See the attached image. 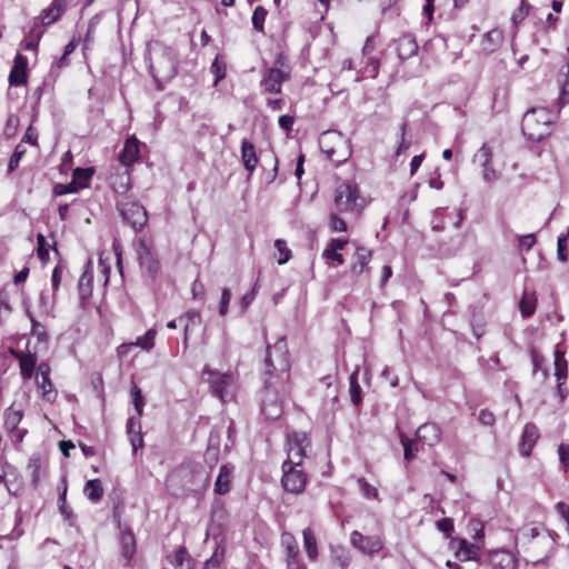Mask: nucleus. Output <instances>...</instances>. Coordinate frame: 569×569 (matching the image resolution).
<instances>
[{
	"mask_svg": "<svg viewBox=\"0 0 569 569\" xmlns=\"http://www.w3.org/2000/svg\"><path fill=\"white\" fill-rule=\"evenodd\" d=\"M149 70L158 83L170 81L178 69L176 51L161 42L149 46Z\"/></svg>",
	"mask_w": 569,
	"mask_h": 569,
	"instance_id": "nucleus-1",
	"label": "nucleus"
},
{
	"mask_svg": "<svg viewBox=\"0 0 569 569\" xmlns=\"http://www.w3.org/2000/svg\"><path fill=\"white\" fill-rule=\"evenodd\" d=\"M552 113L546 108H532L523 118L521 129L525 136L531 141H541L550 134Z\"/></svg>",
	"mask_w": 569,
	"mask_h": 569,
	"instance_id": "nucleus-2",
	"label": "nucleus"
},
{
	"mask_svg": "<svg viewBox=\"0 0 569 569\" xmlns=\"http://www.w3.org/2000/svg\"><path fill=\"white\" fill-rule=\"evenodd\" d=\"M266 368V372L269 376L268 379L280 377L281 380H287L290 369V357L284 338L278 339L273 346L267 348Z\"/></svg>",
	"mask_w": 569,
	"mask_h": 569,
	"instance_id": "nucleus-3",
	"label": "nucleus"
},
{
	"mask_svg": "<svg viewBox=\"0 0 569 569\" xmlns=\"http://www.w3.org/2000/svg\"><path fill=\"white\" fill-rule=\"evenodd\" d=\"M284 382V379H282L280 388H278L271 379L267 380L261 396V412L266 419L276 420L281 417L283 407L280 392L282 395L286 392L287 388Z\"/></svg>",
	"mask_w": 569,
	"mask_h": 569,
	"instance_id": "nucleus-4",
	"label": "nucleus"
},
{
	"mask_svg": "<svg viewBox=\"0 0 569 569\" xmlns=\"http://www.w3.org/2000/svg\"><path fill=\"white\" fill-rule=\"evenodd\" d=\"M335 204L340 212L359 213L365 207L357 186L343 183L335 192Z\"/></svg>",
	"mask_w": 569,
	"mask_h": 569,
	"instance_id": "nucleus-5",
	"label": "nucleus"
},
{
	"mask_svg": "<svg viewBox=\"0 0 569 569\" xmlns=\"http://www.w3.org/2000/svg\"><path fill=\"white\" fill-rule=\"evenodd\" d=\"M289 78L290 69L280 56L276 60V67L268 68L263 72L260 84L264 92L278 94L281 92L282 83Z\"/></svg>",
	"mask_w": 569,
	"mask_h": 569,
	"instance_id": "nucleus-6",
	"label": "nucleus"
},
{
	"mask_svg": "<svg viewBox=\"0 0 569 569\" xmlns=\"http://www.w3.org/2000/svg\"><path fill=\"white\" fill-rule=\"evenodd\" d=\"M557 533H551L535 526H525L519 529L516 536V545L526 548L531 546L536 539L543 545L546 551H552L556 543Z\"/></svg>",
	"mask_w": 569,
	"mask_h": 569,
	"instance_id": "nucleus-7",
	"label": "nucleus"
},
{
	"mask_svg": "<svg viewBox=\"0 0 569 569\" xmlns=\"http://www.w3.org/2000/svg\"><path fill=\"white\" fill-rule=\"evenodd\" d=\"M29 403V395L27 392H22L20 395H17L13 402L10 405V407L4 412V427L10 432H17V438L19 440H22L23 436L26 435V430L22 431L18 429L19 423L22 420L24 410Z\"/></svg>",
	"mask_w": 569,
	"mask_h": 569,
	"instance_id": "nucleus-8",
	"label": "nucleus"
},
{
	"mask_svg": "<svg viewBox=\"0 0 569 569\" xmlns=\"http://www.w3.org/2000/svg\"><path fill=\"white\" fill-rule=\"evenodd\" d=\"M299 465H291V461H284L281 466L282 469V477H281V485L284 491L300 495L305 491L308 477L307 475L300 470L297 469Z\"/></svg>",
	"mask_w": 569,
	"mask_h": 569,
	"instance_id": "nucleus-9",
	"label": "nucleus"
},
{
	"mask_svg": "<svg viewBox=\"0 0 569 569\" xmlns=\"http://www.w3.org/2000/svg\"><path fill=\"white\" fill-rule=\"evenodd\" d=\"M310 447V440L306 432L295 431L287 435V452L288 458L286 461H291V465H301L306 457V450Z\"/></svg>",
	"mask_w": 569,
	"mask_h": 569,
	"instance_id": "nucleus-10",
	"label": "nucleus"
},
{
	"mask_svg": "<svg viewBox=\"0 0 569 569\" xmlns=\"http://www.w3.org/2000/svg\"><path fill=\"white\" fill-rule=\"evenodd\" d=\"M118 209L122 216V219L134 230L142 229L147 223V211L139 202L123 201L118 203Z\"/></svg>",
	"mask_w": 569,
	"mask_h": 569,
	"instance_id": "nucleus-11",
	"label": "nucleus"
},
{
	"mask_svg": "<svg viewBox=\"0 0 569 569\" xmlns=\"http://www.w3.org/2000/svg\"><path fill=\"white\" fill-rule=\"evenodd\" d=\"M50 366L46 362H41L37 367L36 385L41 398L44 401L53 402L57 399L58 392L50 379Z\"/></svg>",
	"mask_w": 569,
	"mask_h": 569,
	"instance_id": "nucleus-12",
	"label": "nucleus"
},
{
	"mask_svg": "<svg viewBox=\"0 0 569 569\" xmlns=\"http://www.w3.org/2000/svg\"><path fill=\"white\" fill-rule=\"evenodd\" d=\"M203 376L208 375V382L212 389V392L219 397L222 401L229 395L228 388L233 383V378L230 373H220L210 369L203 370Z\"/></svg>",
	"mask_w": 569,
	"mask_h": 569,
	"instance_id": "nucleus-13",
	"label": "nucleus"
},
{
	"mask_svg": "<svg viewBox=\"0 0 569 569\" xmlns=\"http://www.w3.org/2000/svg\"><path fill=\"white\" fill-rule=\"evenodd\" d=\"M351 545L367 555H373L380 551L383 547L382 540L377 536H363L361 532L355 530L350 535Z\"/></svg>",
	"mask_w": 569,
	"mask_h": 569,
	"instance_id": "nucleus-14",
	"label": "nucleus"
},
{
	"mask_svg": "<svg viewBox=\"0 0 569 569\" xmlns=\"http://www.w3.org/2000/svg\"><path fill=\"white\" fill-rule=\"evenodd\" d=\"M137 254L141 269L153 278L159 271V261L151 247L146 241H140Z\"/></svg>",
	"mask_w": 569,
	"mask_h": 569,
	"instance_id": "nucleus-15",
	"label": "nucleus"
},
{
	"mask_svg": "<svg viewBox=\"0 0 569 569\" xmlns=\"http://www.w3.org/2000/svg\"><path fill=\"white\" fill-rule=\"evenodd\" d=\"M450 546L455 550V556L461 561L479 559L480 547L476 543H470L463 538H456L451 540Z\"/></svg>",
	"mask_w": 569,
	"mask_h": 569,
	"instance_id": "nucleus-16",
	"label": "nucleus"
},
{
	"mask_svg": "<svg viewBox=\"0 0 569 569\" xmlns=\"http://www.w3.org/2000/svg\"><path fill=\"white\" fill-rule=\"evenodd\" d=\"M492 150L487 143H483L473 156V162L482 168V176L487 181L496 179V171L492 168Z\"/></svg>",
	"mask_w": 569,
	"mask_h": 569,
	"instance_id": "nucleus-17",
	"label": "nucleus"
},
{
	"mask_svg": "<svg viewBox=\"0 0 569 569\" xmlns=\"http://www.w3.org/2000/svg\"><path fill=\"white\" fill-rule=\"evenodd\" d=\"M491 569H517L518 559L515 553L506 549L493 550L489 553Z\"/></svg>",
	"mask_w": 569,
	"mask_h": 569,
	"instance_id": "nucleus-18",
	"label": "nucleus"
},
{
	"mask_svg": "<svg viewBox=\"0 0 569 569\" xmlns=\"http://www.w3.org/2000/svg\"><path fill=\"white\" fill-rule=\"evenodd\" d=\"M28 59L21 53H17L13 67L9 73L10 86L20 87L27 83Z\"/></svg>",
	"mask_w": 569,
	"mask_h": 569,
	"instance_id": "nucleus-19",
	"label": "nucleus"
},
{
	"mask_svg": "<svg viewBox=\"0 0 569 569\" xmlns=\"http://www.w3.org/2000/svg\"><path fill=\"white\" fill-rule=\"evenodd\" d=\"M11 353L19 361L21 377L24 380L31 379L38 361L36 352L11 350Z\"/></svg>",
	"mask_w": 569,
	"mask_h": 569,
	"instance_id": "nucleus-20",
	"label": "nucleus"
},
{
	"mask_svg": "<svg viewBox=\"0 0 569 569\" xmlns=\"http://www.w3.org/2000/svg\"><path fill=\"white\" fill-rule=\"evenodd\" d=\"M280 541L284 549L287 567L291 568L293 565L299 563V547L295 536L291 532H282Z\"/></svg>",
	"mask_w": 569,
	"mask_h": 569,
	"instance_id": "nucleus-21",
	"label": "nucleus"
},
{
	"mask_svg": "<svg viewBox=\"0 0 569 569\" xmlns=\"http://www.w3.org/2000/svg\"><path fill=\"white\" fill-rule=\"evenodd\" d=\"M417 440L421 441L427 446H435L440 441L441 430L436 423H423L421 425L416 432Z\"/></svg>",
	"mask_w": 569,
	"mask_h": 569,
	"instance_id": "nucleus-22",
	"label": "nucleus"
},
{
	"mask_svg": "<svg viewBox=\"0 0 569 569\" xmlns=\"http://www.w3.org/2000/svg\"><path fill=\"white\" fill-rule=\"evenodd\" d=\"M234 467L232 465H223L220 468L219 475L214 482V492L218 495H226L231 489V480Z\"/></svg>",
	"mask_w": 569,
	"mask_h": 569,
	"instance_id": "nucleus-23",
	"label": "nucleus"
},
{
	"mask_svg": "<svg viewBox=\"0 0 569 569\" xmlns=\"http://www.w3.org/2000/svg\"><path fill=\"white\" fill-rule=\"evenodd\" d=\"M363 59L359 63V69H357L356 81H361L366 78H376L379 69V60L372 56H362Z\"/></svg>",
	"mask_w": 569,
	"mask_h": 569,
	"instance_id": "nucleus-24",
	"label": "nucleus"
},
{
	"mask_svg": "<svg viewBox=\"0 0 569 569\" xmlns=\"http://www.w3.org/2000/svg\"><path fill=\"white\" fill-rule=\"evenodd\" d=\"M139 141L136 137L127 139L122 151L119 154V160L123 166H130L139 158Z\"/></svg>",
	"mask_w": 569,
	"mask_h": 569,
	"instance_id": "nucleus-25",
	"label": "nucleus"
},
{
	"mask_svg": "<svg viewBox=\"0 0 569 569\" xmlns=\"http://www.w3.org/2000/svg\"><path fill=\"white\" fill-rule=\"evenodd\" d=\"M539 438V430L533 423H527L525 426L521 442H520V452L523 456H529L532 447Z\"/></svg>",
	"mask_w": 569,
	"mask_h": 569,
	"instance_id": "nucleus-26",
	"label": "nucleus"
},
{
	"mask_svg": "<svg viewBox=\"0 0 569 569\" xmlns=\"http://www.w3.org/2000/svg\"><path fill=\"white\" fill-rule=\"evenodd\" d=\"M241 160L243 167L250 173L254 171L259 162L253 143L247 139H244L241 143Z\"/></svg>",
	"mask_w": 569,
	"mask_h": 569,
	"instance_id": "nucleus-27",
	"label": "nucleus"
},
{
	"mask_svg": "<svg viewBox=\"0 0 569 569\" xmlns=\"http://www.w3.org/2000/svg\"><path fill=\"white\" fill-rule=\"evenodd\" d=\"M121 557L124 565H129L133 555L136 553V538L131 530H123L120 537Z\"/></svg>",
	"mask_w": 569,
	"mask_h": 569,
	"instance_id": "nucleus-28",
	"label": "nucleus"
},
{
	"mask_svg": "<svg viewBox=\"0 0 569 569\" xmlns=\"http://www.w3.org/2000/svg\"><path fill=\"white\" fill-rule=\"evenodd\" d=\"M156 330L149 329L144 336L138 337L134 342L123 343L118 348L119 355L123 356L131 347H140L144 350H150L154 346Z\"/></svg>",
	"mask_w": 569,
	"mask_h": 569,
	"instance_id": "nucleus-29",
	"label": "nucleus"
},
{
	"mask_svg": "<svg viewBox=\"0 0 569 569\" xmlns=\"http://www.w3.org/2000/svg\"><path fill=\"white\" fill-rule=\"evenodd\" d=\"M417 50L418 44L412 36L406 34L398 40L397 51L401 60L411 58L417 53Z\"/></svg>",
	"mask_w": 569,
	"mask_h": 569,
	"instance_id": "nucleus-30",
	"label": "nucleus"
},
{
	"mask_svg": "<svg viewBox=\"0 0 569 569\" xmlns=\"http://www.w3.org/2000/svg\"><path fill=\"white\" fill-rule=\"evenodd\" d=\"M371 260V251L365 247L357 248L355 252V261L351 266L353 274H361L368 269V264Z\"/></svg>",
	"mask_w": 569,
	"mask_h": 569,
	"instance_id": "nucleus-31",
	"label": "nucleus"
},
{
	"mask_svg": "<svg viewBox=\"0 0 569 569\" xmlns=\"http://www.w3.org/2000/svg\"><path fill=\"white\" fill-rule=\"evenodd\" d=\"M303 548L310 561H316L319 556L317 537L311 528L302 530Z\"/></svg>",
	"mask_w": 569,
	"mask_h": 569,
	"instance_id": "nucleus-32",
	"label": "nucleus"
},
{
	"mask_svg": "<svg viewBox=\"0 0 569 569\" xmlns=\"http://www.w3.org/2000/svg\"><path fill=\"white\" fill-rule=\"evenodd\" d=\"M176 569H193V562L183 547L178 548L168 557Z\"/></svg>",
	"mask_w": 569,
	"mask_h": 569,
	"instance_id": "nucleus-33",
	"label": "nucleus"
},
{
	"mask_svg": "<svg viewBox=\"0 0 569 569\" xmlns=\"http://www.w3.org/2000/svg\"><path fill=\"white\" fill-rule=\"evenodd\" d=\"M127 431L130 437V442L133 452L143 446V438L141 435V426L139 419L130 418L127 422Z\"/></svg>",
	"mask_w": 569,
	"mask_h": 569,
	"instance_id": "nucleus-34",
	"label": "nucleus"
},
{
	"mask_svg": "<svg viewBox=\"0 0 569 569\" xmlns=\"http://www.w3.org/2000/svg\"><path fill=\"white\" fill-rule=\"evenodd\" d=\"M330 555L332 561L342 569H346L351 562L350 552L343 546H331Z\"/></svg>",
	"mask_w": 569,
	"mask_h": 569,
	"instance_id": "nucleus-35",
	"label": "nucleus"
},
{
	"mask_svg": "<svg viewBox=\"0 0 569 569\" xmlns=\"http://www.w3.org/2000/svg\"><path fill=\"white\" fill-rule=\"evenodd\" d=\"M520 311L523 317H530L536 311L537 297L533 291L525 290L520 300Z\"/></svg>",
	"mask_w": 569,
	"mask_h": 569,
	"instance_id": "nucleus-36",
	"label": "nucleus"
},
{
	"mask_svg": "<svg viewBox=\"0 0 569 569\" xmlns=\"http://www.w3.org/2000/svg\"><path fill=\"white\" fill-rule=\"evenodd\" d=\"M92 281H93L92 272L88 269L84 270L79 279V282H78V291H79L80 299L82 301H84L86 299H88L91 296Z\"/></svg>",
	"mask_w": 569,
	"mask_h": 569,
	"instance_id": "nucleus-37",
	"label": "nucleus"
},
{
	"mask_svg": "<svg viewBox=\"0 0 569 569\" xmlns=\"http://www.w3.org/2000/svg\"><path fill=\"white\" fill-rule=\"evenodd\" d=\"M83 493L90 501L98 502L103 496L101 481L99 479H91L87 481Z\"/></svg>",
	"mask_w": 569,
	"mask_h": 569,
	"instance_id": "nucleus-38",
	"label": "nucleus"
},
{
	"mask_svg": "<svg viewBox=\"0 0 569 569\" xmlns=\"http://www.w3.org/2000/svg\"><path fill=\"white\" fill-rule=\"evenodd\" d=\"M568 362L565 358V351L559 348L555 351V376L559 381L567 378Z\"/></svg>",
	"mask_w": 569,
	"mask_h": 569,
	"instance_id": "nucleus-39",
	"label": "nucleus"
},
{
	"mask_svg": "<svg viewBox=\"0 0 569 569\" xmlns=\"http://www.w3.org/2000/svg\"><path fill=\"white\" fill-rule=\"evenodd\" d=\"M93 174V170L91 168H77L73 171L72 181L77 189L84 188L88 186L91 177Z\"/></svg>",
	"mask_w": 569,
	"mask_h": 569,
	"instance_id": "nucleus-40",
	"label": "nucleus"
},
{
	"mask_svg": "<svg viewBox=\"0 0 569 569\" xmlns=\"http://www.w3.org/2000/svg\"><path fill=\"white\" fill-rule=\"evenodd\" d=\"M359 367H357L350 376L349 392L353 405L358 406L361 402V388L358 383Z\"/></svg>",
	"mask_w": 569,
	"mask_h": 569,
	"instance_id": "nucleus-41",
	"label": "nucleus"
},
{
	"mask_svg": "<svg viewBox=\"0 0 569 569\" xmlns=\"http://www.w3.org/2000/svg\"><path fill=\"white\" fill-rule=\"evenodd\" d=\"M400 442L403 447V457L406 461H411L416 458L418 447L415 440L409 439L406 435H400Z\"/></svg>",
	"mask_w": 569,
	"mask_h": 569,
	"instance_id": "nucleus-42",
	"label": "nucleus"
},
{
	"mask_svg": "<svg viewBox=\"0 0 569 569\" xmlns=\"http://www.w3.org/2000/svg\"><path fill=\"white\" fill-rule=\"evenodd\" d=\"M111 186L117 193H126L131 187L130 174L128 171L118 174L111 182Z\"/></svg>",
	"mask_w": 569,
	"mask_h": 569,
	"instance_id": "nucleus-43",
	"label": "nucleus"
},
{
	"mask_svg": "<svg viewBox=\"0 0 569 569\" xmlns=\"http://www.w3.org/2000/svg\"><path fill=\"white\" fill-rule=\"evenodd\" d=\"M130 395H131L132 402H133L134 409L137 411L138 418H140L143 413L144 399L142 397L140 388L136 383H132L131 389H130Z\"/></svg>",
	"mask_w": 569,
	"mask_h": 569,
	"instance_id": "nucleus-44",
	"label": "nucleus"
},
{
	"mask_svg": "<svg viewBox=\"0 0 569 569\" xmlns=\"http://www.w3.org/2000/svg\"><path fill=\"white\" fill-rule=\"evenodd\" d=\"M274 248L279 253L278 263L284 264L291 258V250L288 248L287 242L282 239H277L274 242Z\"/></svg>",
	"mask_w": 569,
	"mask_h": 569,
	"instance_id": "nucleus-45",
	"label": "nucleus"
},
{
	"mask_svg": "<svg viewBox=\"0 0 569 569\" xmlns=\"http://www.w3.org/2000/svg\"><path fill=\"white\" fill-rule=\"evenodd\" d=\"M266 17L267 10L263 7L259 6L254 9L251 20L252 26L257 31L263 32Z\"/></svg>",
	"mask_w": 569,
	"mask_h": 569,
	"instance_id": "nucleus-46",
	"label": "nucleus"
},
{
	"mask_svg": "<svg viewBox=\"0 0 569 569\" xmlns=\"http://www.w3.org/2000/svg\"><path fill=\"white\" fill-rule=\"evenodd\" d=\"M182 318L187 319V323L184 326V343H187L190 328L192 326L200 325L201 316L200 312L197 310H189L182 316Z\"/></svg>",
	"mask_w": 569,
	"mask_h": 569,
	"instance_id": "nucleus-47",
	"label": "nucleus"
},
{
	"mask_svg": "<svg viewBox=\"0 0 569 569\" xmlns=\"http://www.w3.org/2000/svg\"><path fill=\"white\" fill-rule=\"evenodd\" d=\"M224 558V550L217 547L212 556L206 561L203 569H220Z\"/></svg>",
	"mask_w": 569,
	"mask_h": 569,
	"instance_id": "nucleus-48",
	"label": "nucleus"
},
{
	"mask_svg": "<svg viewBox=\"0 0 569 569\" xmlns=\"http://www.w3.org/2000/svg\"><path fill=\"white\" fill-rule=\"evenodd\" d=\"M358 485L362 495L368 499H377L378 490L371 486L365 478H358Z\"/></svg>",
	"mask_w": 569,
	"mask_h": 569,
	"instance_id": "nucleus-49",
	"label": "nucleus"
},
{
	"mask_svg": "<svg viewBox=\"0 0 569 569\" xmlns=\"http://www.w3.org/2000/svg\"><path fill=\"white\" fill-rule=\"evenodd\" d=\"M30 320L32 323V329H31L32 336L37 337L39 342L46 343L48 340V336L44 331V328L31 315H30Z\"/></svg>",
	"mask_w": 569,
	"mask_h": 569,
	"instance_id": "nucleus-50",
	"label": "nucleus"
},
{
	"mask_svg": "<svg viewBox=\"0 0 569 569\" xmlns=\"http://www.w3.org/2000/svg\"><path fill=\"white\" fill-rule=\"evenodd\" d=\"M24 152H26V149L21 144H18L16 147V149L9 160V164H8L9 172H12L19 166V162H20L22 156L24 154Z\"/></svg>",
	"mask_w": 569,
	"mask_h": 569,
	"instance_id": "nucleus-51",
	"label": "nucleus"
},
{
	"mask_svg": "<svg viewBox=\"0 0 569 569\" xmlns=\"http://www.w3.org/2000/svg\"><path fill=\"white\" fill-rule=\"evenodd\" d=\"M210 70L216 76L214 84H218L226 77V67L219 61L218 57L211 64Z\"/></svg>",
	"mask_w": 569,
	"mask_h": 569,
	"instance_id": "nucleus-52",
	"label": "nucleus"
},
{
	"mask_svg": "<svg viewBox=\"0 0 569 569\" xmlns=\"http://www.w3.org/2000/svg\"><path fill=\"white\" fill-rule=\"evenodd\" d=\"M527 550H532L537 553V556H541L540 558L536 559V562H541L545 558L549 556L551 551H546L543 548V545L539 541V539H536L531 546L526 547Z\"/></svg>",
	"mask_w": 569,
	"mask_h": 569,
	"instance_id": "nucleus-53",
	"label": "nucleus"
},
{
	"mask_svg": "<svg viewBox=\"0 0 569 569\" xmlns=\"http://www.w3.org/2000/svg\"><path fill=\"white\" fill-rule=\"evenodd\" d=\"M37 243H38V248H37L38 257L41 260H47V258L49 256V251H48L49 244L47 243L46 237L43 234L39 233L37 236Z\"/></svg>",
	"mask_w": 569,
	"mask_h": 569,
	"instance_id": "nucleus-54",
	"label": "nucleus"
},
{
	"mask_svg": "<svg viewBox=\"0 0 569 569\" xmlns=\"http://www.w3.org/2000/svg\"><path fill=\"white\" fill-rule=\"evenodd\" d=\"M77 191H78V189H77V186H74L73 181L66 183V184L59 183V184H56L53 188V192L56 196H63V194L73 193Z\"/></svg>",
	"mask_w": 569,
	"mask_h": 569,
	"instance_id": "nucleus-55",
	"label": "nucleus"
},
{
	"mask_svg": "<svg viewBox=\"0 0 569 569\" xmlns=\"http://www.w3.org/2000/svg\"><path fill=\"white\" fill-rule=\"evenodd\" d=\"M231 300V291L228 288H224L221 293V299L219 303V313L221 316H226L228 313V306Z\"/></svg>",
	"mask_w": 569,
	"mask_h": 569,
	"instance_id": "nucleus-56",
	"label": "nucleus"
},
{
	"mask_svg": "<svg viewBox=\"0 0 569 569\" xmlns=\"http://www.w3.org/2000/svg\"><path fill=\"white\" fill-rule=\"evenodd\" d=\"M531 358H532V365H533V372H537L539 370L543 371V376H547V369L543 368L545 359L536 349H531Z\"/></svg>",
	"mask_w": 569,
	"mask_h": 569,
	"instance_id": "nucleus-57",
	"label": "nucleus"
},
{
	"mask_svg": "<svg viewBox=\"0 0 569 569\" xmlns=\"http://www.w3.org/2000/svg\"><path fill=\"white\" fill-rule=\"evenodd\" d=\"M528 14V7L526 0H521L520 7L513 12L511 20L515 24L520 23L525 20Z\"/></svg>",
	"mask_w": 569,
	"mask_h": 569,
	"instance_id": "nucleus-58",
	"label": "nucleus"
},
{
	"mask_svg": "<svg viewBox=\"0 0 569 569\" xmlns=\"http://www.w3.org/2000/svg\"><path fill=\"white\" fill-rule=\"evenodd\" d=\"M520 249L530 250L536 243V236L533 233L520 236L518 238Z\"/></svg>",
	"mask_w": 569,
	"mask_h": 569,
	"instance_id": "nucleus-59",
	"label": "nucleus"
},
{
	"mask_svg": "<svg viewBox=\"0 0 569 569\" xmlns=\"http://www.w3.org/2000/svg\"><path fill=\"white\" fill-rule=\"evenodd\" d=\"M322 257L327 260L336 261L338 264H343L345 262V259L341 253L328 247H326V249L323 250Z\"/></svg>",
	"mask_w": 569,
	"mask_h": 569,
	"instance_id": "nucleus-60",
	"label": "nucleus"
},
{
	"mask_svg": "<svg viewBox=\"0 0 569 569\" xmlns=\"http://www.w3.org/2000/svg\"><path fill=\"white\" fill-rule=\"evenodd\" d=\"M558 453L565 470L569 469V445L561 443L558 448Z\"/></svg>",
	"mask_w": 569,
	"mask_h": 569,
	"instance_id": "nucleus-61",
	"label": "nucleus"
},
{
	"mask_svg": "<svg viewBox=\"0 0 569 569\" xmlns=\"http://www.w3.org/2000/svg\"><path fill=\"white\" fill-rule=\"evenodd\" d=\"M428 184L431 189L441 190L443 188V181L441 180V173L439 169H436L431 174Z\"/></svg>",
	"mask_w": 569,
	"mask_h": 569,
	"instance_id": "nucleus-62",
	"label": "nucleus"
},
{
	"mask_svg": "<svg viewBox=\"0 0 569 569\" xmlns=\"http://www.w3.org/2000/svg\"><path fill=\"white\" fill-rule=\"evenodd\" d=\"M330 226L335 231H346L347 223L343 219L339 218L336 213H331L330 216Z\"/></svg>",
	"mask_w": 569,
	"mask_h": 569,
	"instance_id": "nucleus-63",
	"label": "nucleus"
},
{
	"mask_svg": "<svg viewBox=\"0 0 569 569\" xmlns=\"http://www.w3.org/2000/svg\"><path fill=\"white\" fill-rule=\"evenodd\" d=\"M478 420L483 426H492L495 423L496 418L491 411H489L487 409H482L479 412Z\"/></svg>",
	"mask_w": 569,
	"mask_h": 569,
	"instance_id": "nucleus-64",
	"label": "nucleus"
}]
</instances>
